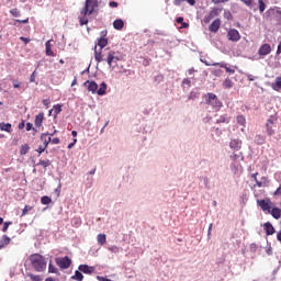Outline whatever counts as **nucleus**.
Instances as JSON below:
<instances>
[{"label":"nucleus","mask_w":281,"mask_h":281,"mask_svg":"<svg viewBox=\"0 0 281 281\" xmlns=\"http://www.w3.org/2000/svg\"><path fill=\"white\" fill-rule=\"evenodd\" d=\"M106 31H101L100 38L98 40V46L100 50H98V46H94V60L97 63H108L109 67L114 69L120 60V57L115 55V50L111 48H105L109 45V38H106Z\"/></svg>","instance_id":"1"},{"label":"nucleus","mask_w":281,"mask_h":281,"mask_svg":"<svg viewBox=\"0 0 281 281\" xmlns=\"http://www.w3.org/2000/svg\"><path fill=\"white\" fill-rule=\"evenodd\" d=\"M99 5L100 3L98 0H86L83 8L80 10L78 15L79 24L87 25L89 23V19L87 16H91Z\"/></svg>","instance_id":"2"},{"label":"nucleus","mask_w":281,"mask_h":281,"mask_svg":"<svg viewBox=\"0 0 281 281\" xmlns=\"http://www.w3.org/2000/svg\"><path fill=\"white\" fill-rule=\"evenodd\" d=\"M29 261L37 273H43V271L47 269V261H45V257H43V255L33 254L29 257Z\"/></svg>","instance_id":"3"},{"label":"nucleus","mask_w":281,"mask_h":281,"mask_svg":"<svg viewBox=\"0 0 281 281\" xmlns=\"http://www.w3.org/2000/svg\"><path fill=\"white\" fill-rule=\"evenodd\" d=\"M206 104H209V106H212V109H214L215 111H221L223 102L218 100V97H216V94L209 92L206 93Z\"/></svg>","instance_id":"4"},{"label":"nucleus","mask_w":281,"mask_h":281,"mask_svg":"<svg viewBox=\"0 0 281 281\" xmlns=\"http://www.w3.org/2000/svg\"><path fill=\"white\" fill-rule=\"evenodd\" d=\"M276 122H278V116L276 115H271L266 122V133L269 137L276 135V130H273V126H276Z\"/></svg>","instance_id":"5"},{"label":"nucleus","mask_w":281,"mask_h":281,"mask_svg":"<svg viewBox=\"0 0 281 281\" xmlns=\"http://www.w3.org/2000/svg\"><path fill=\"white\" fill-rule=\"evenodd\" d=\"M257 205L265 212L266 214H269L271 212V209L273 207V202L271 199H262V200H257Z\"/></svg>","instance_id":"6"},{"label":"nucleus","mask_w":281,"mask_h":281,"mask_svg":"<svg viewBox=\"0 0 281 281\" xmlns=\"http://www.w3.org/2000/svg\"><path fill=\"white\" fill-rule=\"evenodd\" d=\"M56 265L59 266L60 269H69L71 267V259L69 257H63L56 259Z\"/></svg>","instance_id":"7"},{"label":"nucleus","mask_w":281,"mask_h":281,"mask_svg":"<svg viewBox=\"0 0 281 281\" xmlns=\"http://www.w3.org/2000/svg\"><path fill=\"white\" fill-rule=\"evenodd\" d=\"M227 38L233 43H238V41H240V33L236 29H231L227 32Z\"/></svg>","instance_id":"8"},{"label":"nucleus","mask_w":281,"mask_h":281,"mask_svg":"<svg viewBox=\"0 0 281 281\" xmlns=\"http://www.w3.org/2000/svg\"><path fill=\"white\" fill-rule=\"evenodd\" d=\"M56 135V131L53 134L44 133L41 135V140L43 142L42 146H45L47 148L49 146V143L52 142V137Z\"/></svg>","instance_id":"9"},{"label":"nucleus","mask_w":281,"mask_h":281,"mask_svg":"<svg viewBox=\"0 0 281 281\" xmlns=\"http://www.w3.org/2000/svg\"><path fill=\"white\" fill-rule=\"evenodd\" d=\"M83 87H87L90 93H98V85L95 81L87 80L86 82H83Z\"/></svg>","instance_id":"10"},{"label":"nucleus","mask_w":281,"mask_h":281,"mask_svg":"<svg viewBox=\"0 0 281 281\" xmlns=\"http://www.w3.org/2000/svg\"><path fill=\"white\" fill-rule=\"evenodd\" d=\"M270 52H271V45L270 44H262L258 49L259 56H269Z\"/></svg>","instance_id":"11"},{"label":"nucleus","mask_w":281,"mask_h":281,"mask_svg":"<svg viewBox=\"0 0 281 281\" xmlns=\"http://www.w3.org/2000/svg\"><path fill=\"white\" fill-rule=\"evenodd\" d=\"M263 229L267 236H273V234H276V228L273 227V224H271V222H266L263 224Z\"/></svg>","instance_id":"12"},{"label":"nucleus","mask_w":281,"mask_h":281,"mask_svg":"<svg viewBox=\"0 0 281 281\" xmlns=\"http://www.w3.org/2000/svg\"><path fill=\"white\" fill-rule=\"evenodd\" d=\"M269 188V178L262 177L260 180L256 181V184H254V188Z\"/></svg>","instance_id":"13"},{"label":"nucleus","mask_w":281,"mask_h":281,"mask_svg":"<svg viewBox=\"0 0 281 281\" xmlns=\"http://www.w3.org/2000/svg\"><path fill=\"white\" fill-rule=\"evenodd\" d=\"M268 214H271L276 221H280L281 218V209L278 206H272Z\"/></svg>","instance_id":"14"},{"label":"nucleus","mask_w":281,"mask_h":281,"mask_svg":"<svg viewBox=\"0 0 281 281\" xmlns=\"http://www.w3.org/2000/svg\"><path fill=\"white\" fill-rule=\"evenodd\" d=\"M210 32H218L221 30V19H216L210 26H209Z\"/></svg>","instance_id":"15"},{"label":"nucleus","mask_w":281,"mask_h":281,"mask_svg":"<svg viewBox=\"0 0 281 281\" xmlns=\"http://www.w3.org/2000/svg\"><path fill=\"white\" fill-rule=\"evenodd\" d=\"M79 271H82V273L91 274V273H93V271H95V268L90 267L88 265H80L79 266Z\"/></svg>","instance_id":"16"},{"label":"nucleus","mask_w":281,"mask_h":281,"mask_svg":"<svg viewBox=\"0 0 281 281\" xmlns=\"http://www.w3.org/2000/svg\"><path fill=\"white\" fill-rule=\"evenodd\" d=\"M229 146L233 150H240L243 142L238 139H232Z\"/></svg>","instance_id":"17"},{"label":"nucleus","mask_w":281,"mask_h":281,"mask_svg":"<svg viewBox=\"0 0 281 281\" xmlns=\"http://www.w3.org/2000/svg\"><path fill=\"white\" fill-rule=\"evenodd\" d=\"M271 87L273 91H278L279 93H281V77H277Z\"/></svg>","instance_id":"18"},{"label":"nucleus","mask_w":281,"mask_h":281,"mask_svg":"<svg viewBox=\"0 0 281 281\" xmlns=\"http://www.w3.org/2000/svg\"><path fill=\"white\" fill-rule=\"evenodd\" d=\"M43 120H45V114L40 113L35 116V126L37 128H41V126H43Z\"/></svg>","instance_id":"19"},{"label":"nucleus","mask_w":281,"mask_h":281,"mask_svg":"<svg viewBox=\"0 0 281 281\" xmlns=\"http://www.w3.org/2000/svg\"><path fill=\"white\" fill-rule=\"evenodd\" d=\"M45 54L46 56H54V50H52V40L45 43Z\"/></svg>","instance_id":"20"},{"label":"nucleus","mask_w":281,"mask_h":281,"mask_svg":"<svg viewBox=\"0 0 281 281\" xmlns=\"http://www.w3.org/2000/svg\"><path fill=\"white\" fill-rule=\"evenodd\" d=\"M0 131H4L5 133H12V124L10 123H0Z\"/></svg>","instance_id":"21"},{"label":"nucleus","mask_w":281,"mask_h":281,"mask_svg":"<svg viewBox=\"0 0 281 281\" xmlns=\"http://www.w3.org/2000/svg\"><path fill=\"white\" fill-rule=\"evenodd\" d=\"M114 30H123L124 29V20L117 19L113 22Z\"/></svg>","instance_id":"22"},{"label":"nucleus","mask_w":281,"mask_h":281,"mask_svg":"<svg viewBox=\"0 0 281 281\" xmlns=\"http://www.w3.org/2000/svg\"><path fill=\"white\" fill-rule=\"evenodd\" d=\"M106 82H102L101 85H100V88L99 89H97V93H98V95H105L106 94Z\"/></svg>","instance_id":"23"},{"label":"nucleus","mask_w":281,"mask_h":281,"mask_svg":"<svg viewBox=\"0 0 281 281\" xmlns=\"http://www.w3.org/2000/svg\"><path fill=\"white\" fill-rule=\"evenodd\" d=\"M222 11L223 9L214 8L213 10H211L209 19H215V16H218V14H221Z\"/></svg>","instance_id":"24"},{"label":"nucleus","mask_w":281,"mask_h":281,"mask_svg":"<svg viewBox=\"0 0 281 281\" xmlns=\"http://www.w3.org/2000/svg\"><path fill=\"white\" fill-rule=\"evenodd\" d=\"M37 166H43L44 169H47V168H49V166H52V160H49V159H46V160L40 159V161L37 162Z\"/></svg>","instance_id":"25"},{"label":"nucleus","mask_w":281,"mask_h":281,"mask_svg":"<svg viewBox=\"0 0 281 281\" xmlns=\"http://www.w3.org/2000/svg\"><path fill=\"white\" fill-rule=\"evenodd\" d=\"M265 142H267V138L262 135H257L255 137V143L258 144V146H262V144H265Z\"/></svg>","instance_id":"26"},{"label":"nucleus","mask_w":281,"mask_h":281,"mask_svg":"<svg viewBox=\"0 0 281 281\" xmlns=\"http://www.w3.org/2000/svg\"><path fill=\"white\" fill-rule=\"evenodd\" d=\"M97 240L99 245H106V235L105 234H99L97 237Z\"/></svg>","instance_id":"27"},{"label":"nucleus","mask_w":281,"mask_h":281,"mask_svg":"<svg viewBox=\"0 0 281 281\" xmlns=\"http://www.w3.org/2000/svg\"><path fill=\"white\" fill-rule=\"evenodd\" d=\"M12 239L8 235H3L2 239L0 240V245H4V247H8Z\"/></svg>","instance_id":"28"},{"label":"nucleus","mask_w":281,"mask_h":281,"mask_svg":"<svg viewBox=\"0 0 281 281\" xmlns=\"http://www.w3.org/2000/svg\"><path fill=\"white\" fill-rule=\"evenodd\" d=\"M223 87L224 89H232V87H234V82L232 81V79L227 78L224 80Z\"/></svg>","instance_id":"29"},{"label":"nucleus","mask_w":281,"mask_h":281,"mask_svg":"<svg viewBox=\"0 0 281 281\" xmlns=\"http://www.w3.org/2000/svg\"><path fill=\"white\" fill-rule=\"evenodd\" d=\"M258 8H259L260 14H262L265 10H267V4L265 3L263 0H258Z\"/></svg>","instance_id":"30"},{"label":"nucleus","mask_w":281,"mask_h":281,"mask_svg":"<svg viewBox=\"0 0 281 281\" xmlns=\"http://www.w3.org/2000/svg\"><path fill=\"white\" fill-rule=\"evenodd\" d=\"M27 277H29L30 280H32V281H43V278H41L40 274L27 273Z\"/></svg>","instance_id":"31"},{"label":"nucleus","mask_w":281,"mask_h":281,"mask_svg":"<svg viewBox=\"0 0 281 281\" xmlns=\"http://www.w3.org/2000/svg\"><path fill=\"white\" fill-rule=\"evenodd\" d=\"M41 203L42 205H49V203H52V198L44 195L41 198Z\"/></svg>","instance_id":"32"},{"label":"nucleus","mask_w":281,"mask_h":281,"mask_svg":"<svg viewBox=\"0 0 281 281\" xmlns=\"http://www.w3.org/2000/svg\"><path fill=\"white\" fill-rule=\"evenodd\" d=\"M236 122H237V124H239L240 126H245V124L247 123V120L245 119V116L238 115V116L236 117Z\"/></svg>","instance_id":"33"},{"label":"nucleus","mask_w":281,"mask_h":281,"mask_svg":"<svg viewBox=\"0 0 281 281\" xmlns=\"http://www.w3.org/2000/svg\"><path fill=\"white\" fill-rule=\"evenodd\" d=\"M53 111H54V114H55V115H59V113L63 112V105H61V104H55V105L53 106Z\"/></svg>","instance_id":"34"},{"label":"nucleus","mask_w":281,"mask_h":281,"mask_svg":"<svg viewBox=\"0 0 281 281\" xmlns=\"http://www.w3.org/2000/svg\"><path fill=\"white\" fill-rule=\"evenodd\" d=\"M72 280L82 281V280H85V276H82V273L77 270V271L75 272V276H72Z\"/></svg>","instance_id":"35"},{"label":"nucleus","mask_w":281,"mask_h":281,"mask_svg":"<svg viewBox=\"0 0 281 281\" xmlns=\"http://www.w3.org/2000/svg\"><path fill=\"white\" fill-rule=\"evenodd\" d=\"M26 153H30V146L27 144L22 145L20 148V155H25Z\"/></svg>","instance_id":"36"},{"label":"nucleus","mask_w":281,"mask_h":281,"mask_svg":"<svg viewBox=\"0 0 281 281\" xmlns=\"http://www.w3.org/2000/svg\"><path fill=\"white\" fill-rule=\"evenodd\" d=\"M217 124H229V119L227 116H220Z\"/></svg>","instance_id":"37"},{"label":"nucleus","mask_w":281,"mask_h":281,"mask_svg":"<svg viewBox=\"0 0 281 281\" xmlns=\"http://www.w3.org/2000/svg\"><path fill=\"white\" fill-rule=\"evenodd\" d=\"M31 210H33L32 206L25 205L24 209H23V211H22V215H21V216L27 215V212H31Z\"/></svg>","instance_id":"38"},{"label":"nucleus","mask_w":281,"mask_h":281,"mask_svg":"<svg viewBox=\"0 0 281 281\" xmlns=\"http://www.w3.org/2000/svg\"><path fill=\"white\" fill-rule=\"evenodd\" d=\"M224 19H226L227 21H232V19H234V15H232L231 11H225Z\"/></svg>","instance_id":"39"},{"label":"nucleus","mask_w":281,"mask_h":281,"mask_svg":"<svg viewBox=\"0 0 281 281\" xmlns=\"http://www.w3.org/2000/svg\"><path fill=\"white\" fill-rule=\"evenodd\" d=\"M30 82H35V85H38V81H36V70H34L30 76Z\"/></svg>","instance_id":"40"},{"label":"nucleus","mask_w":281,"mask_h":281,"mask_svg":"<svg viewBox=\"0 0 281 281\" xmlns=\"http://www.w3.org/2000/svg\"><path fill=\"white\" fill-rule=\"evenodd\" d=\"M10 14H12V16H21V11L19 9H12L10 10Z\"/></svg>","instance_id":"41"},{"label":"nucleus","mask_w":281,"mask_h":281,"mask_svg":"<svg viewBox=\"0 0 281 281\" xmlns=\"http://www.w3.org/2000/svg\"><path fill=\"white\" fill-rule=\"evenodd\" d=\"M57 269L55 268L54 265L49 263L48 265V273H56Z\"/></svg>","instance_id":"42"},{"label":"nucleus","mask_w":281,"mask_h":281,"mask_svg":"<svg viewBox=\"0 0 281 281\" xmlns=\"http://www.w3.org/2000/svg\"><path fill=\"white\" fill-rule=\"evenodd\" d=\"M45 150H47V148L44 145H40L38 148H37V153L40 155H43V153H45Z\"/></svg>","instance_id":"43"},{"label":"nucleus","mask_w":281,"mask_h":281,"mask_svg":"<svg viewBox=\"0 0 281 281\" xmlns=\"http://www.w3.org/2000/svg\"><path fill=\"white\" fill-rule=\"evenodd\" d=\"M239 1H241V3H245L247 8H251V3H254V1L256 0H239Z\"/></svg>","instance_id":"44"},{"label":"nucleus","mask_w":281,"mask_h":281,"mask_svg":"<svg viewBox=\"0 0 281 281\" xmlns=\"http://www.w3.org/2000/svg\"><path fill=\"white\" fill-rule=\"evenodd\" d=\"M11 224H12V222H5V223H3L2 232H8V227H10Z\"/></svg>","instance_id":"45"},{"label":"nucleus","mask_w":281,"mask_h":281,"mask_svg":"<svg viewBox=\"0 0 281 281\" xmlns=\"http://www.w3.org/2000/svg\"><path fill=\"white\" fill-rule=\"evenodd\" d=\"M233 159L234 161H238V159H243V153L234 154Z\"/></svg>","instance_id":"46"},{"label":"nucleus","mask_w":281,"mask_h":281,"mask_svg":"<svg viewBox=\"0 0 281 281\" xmlns=\"http://www.w3.org/2000/svg\"><path fill=\"white\" fill-rule=\"evenodd\" d=\"M109 251H112L113 254H117L120 251V248L117 246H112L109 248Z\"/></svg>","instance_id":"47"},{"label":"nucleus","mask_w":281,"mask_h":281,"mask_svg":"<svg viewBox=\"0 0 281 281\" xmlns=\"http://www.w3.org/2000/svg\"><path fill=\"white\" fill-rule=\"evenodd\" d=\"M20 41H22L25 45H27L31 40L29 37L21 36Z\"/></svg>","instance_id":"48"},{"label":"nucleus","mask_w":281,"mask_h":281,"mask_svg":"<svg viewBox=\"0 0 281 281\" xmlns=\"http://www.w3.org/2000/svg\"><path fill=\"white\" fill-rule=\"evenodd\" d=\"M227 1H229V0H212V3H214L216 5L218 3H227Z\"/></svg>","instance_id":"49"},{"label":"nucleus","mask_w":281,"mask_h":281,"mask_svg":"<svg viewBox=\"0 0 281 281\" xmlns=\"http://www.w3.org/2000/svg\"><path fill=\"white\" fill-rule=\"evenodd\" d=\"M273 196H281V186L274 191Z\"/></svg>","instance_id":"50"},{"label":"nucleus","mask_w":281,"mask_h":281,"mask_svg":"<svg viewBox=\"0 0 281 281\" xmlns=\"http://www.w3.org/2000/svg\"><path fill=\"white\" fill-rule=\"evenodd\" d=\"M13 88L14 89H21V83L16 80H13Z\"/></svg>","instance_id":"51"},{"label":"nucleus","mask_w":281,"mask_h":281,"mask_svg":"<svg viewBox=\"0 0 281 281\" xmlns=\"http://www.w3.org/2000/svg\"><path fill=\"white\" fill-rule=\"evenodd\" d=\"M16 23H30V18H26L25 20H15Z\"/></svg>","instance_id":"52"},{"label":"nucleus","mask_w":281,"mask_h":281,"mask_svg":"<svg viewBox=\"0 0 281 281\" xmlns=\"http://www.w3.org/2000/svg\"><path fill=\"white\" fill-rule=\"evenodd\" d=\"M50 143L52 144H60V138H58V137H55V138H50Z\"/></svg>","instance_id":"53"},{"label":"nucleus","mask_w":281,"mask_h":281,"mask_svg":"<svg viewBox=\"0 0 281 281\" xmlns=\"http://www.w3.org/2000/svg\"><path fill=\"white\" fill-rule=\"evenodd\" d=\"M109 5H110V8H117L119 3L115 1H110Z\"/></svg>","instance_id":"54"},{"label":"nucleus","mask_w":281,"mask_h":281,"mask_svg":"<svg viewBox=\"0 0 281 281\" xmlns=\"http://www.w3.org/2000/svg\"><path fill=\"white\" fill-rule=\"evenodd\" d=\"M18 128H20V131H23V128H25V122L22 121L21 123H19Z\"/></svg>","instance_id":"55"},{"label":"nucleus","mask_w":281,"mask_h":281,"mask_svg":"<svg viewBox=\"0 0 281 281\" xmlns=\"http://www.w3.org/2000/svg\"><path fill=\"white\" fill-rule=\"evenodd\" d=\"M225 70H226L227 74H234L235 72L234 69H232V68H229L227 66L225 67Z\"/></svg>","instance_id":"56"},{"label":"nucleus","mask_w":281,"mask_h":281,"mask_svg":"<svg viewBox=\"0 0 281 281\" xmlns=\"http://www.w3.org/2000/svg\"><path fill=\"white\" fill-rule=\"evenodd\" d=\"M251 179H254L255 182L258 181V172L252 173Z\"/></svg>","instance_id":"57"},{"label":"nucleus","mask_w":281,"mask_h":281,"mask_svg":"<svg viewBox=\"0 0 281 281\" xmlns=\"http://www.w3.org/2000/svg\"><path fill=\"white\" fill-rule=\"evenodd\" d=\"M189 5H194L196 3L195 0H186Z\"/></svg>","instance_id":"58"},{"label":"nucleus","mask_w":281,"mask_h":281,"mask_svg":"<svg viewBox=\"0 0 281 281\" xmlns=\"http://www.w3.org/2000/svg\"><path fill=\"white\" fill-rule=\"evenodd\" d=\"M32 128H33L32 123H26V131H32Z\"/></svg>","instance_id":"59"},{"label":"nucleus","mask_w":281,"mask_h":281,"mask_svg":"<svg viewBox=\"0 0 281 281\" xmlns=\"http://www.w3.org/2000/svg\"><path fill=\"white\" fill-rule=\"evenodd\" d=\"M48 104H49V99H44L43 100V105L44 106H48Z\"/></svg>","instance_id":"60"},{"label":"nucleus","mask_w":281,"mask_h":281,"mask_svg":"<svg viewBox=\"0 0 281 281\" xmlns=\"http://www.w3.org/2000/svg\"><path fill=\"white\" fill-rule=\"evenodd\" d=\"M277 240H279V243H281V229L277 234Z\"/></svg>","instance_id":"61"},{"label":"nucleus","mask_w":281,"mask_h":281,"mask_svg":"<svg viewBox=\"0 0 281 281\" xmlns=\"http://www.w3.org/2000/svg\"><path fill=\"white\" fill-rule=\"evenodd\" d=\"M191 82L190 79H183L182 85H191Z\"/></svg>","instance_id":"62"},{"label":"nucleus","mask_w":281,"mask_h":281,"mask_svg":"<svg viewBox=\"0 0 281 281\" xmlns=\"http://www.w3.org/2000/svg\"><path fill=\"white\" fill-rule=\"evenodd\" d=\"M176 22H177V23H180V24L183 23V18H181V16H180V18H177Z\"/></svg>","instance_id":"63"},{"label":"nucleus","mask_w":281,"mask_h":281,"mask_svg":"<svg viewBox=\"0 0 281 281\" xmlns=\"http://www.w3.org/2000/svg\"><path fill=\"white\" fill-rule=\"evenodd\" d=\"M277 54H281V42H280V44L278 45Z\"/></svg>","instance_id":"64"}]
</instances>
